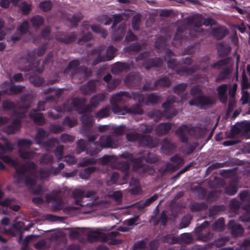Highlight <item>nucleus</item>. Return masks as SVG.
Wrapping results in <instances>:
<instances>
[{"instance_id":"1","label":"nucleus","mask_w":250,"mask_h":250,"mask_svg":"<svg viewBox=\"0 0 250 250\" xmlns=\"http://www.w3.org/2000/svg\"><path fill=\"white\" fill-rule=\"evenodd\" d=\"M2 159L6 163L12 164L15 167L16 171L15 178L17 184L24 180L27 186L32 187L34 186L37 179L35 176L36 166L34 163L28 162L21 166L18 160H12L8 156H3Z\"/></svg>"},{"instance_id":"2","label":"nucleus","mask_w":250,"mask_h":250,"mask_svg":"<svg viewBox=\"0 0 250 250\" xmlns=\"http://www.w3.org/2000/svg\"><path fill=\"white\" fill-rule=\"evenodd\" d=\"M84 191L80 189H76L73 192V195L75 204L82 207L81 212L84 214L89 213L93 210L98 209L100 208H106L109 205V203L104 201H95L91 203L84 204L85 201L83 200L86 198L94 197L95 192L89 191L84 195Z\"/></svg>"},{"instance_id":"3","label":"nucleus","mask_w":250,"mask_h":250,"mask_svg":"<svg viewBox=\"0 0 250 250\" xmlns=\"http://www.w3.org/2000/svg\"><path fill=\"white\" fill-rule=\"evenodd\" d=\"M119 234V232L117 231L108 232V229L106 228H95L89 231L87 239L90 242L108 241L109 244L116 245L121 243L120 239L115 238Z\"/></svg>"},{"instance_id":"4","label":"nucleus","mask_w":250,"mask_h":250,"mask_svg":"<svg viewBox=\"0 0 250 250\" xmlns=\"http://www.w3.org/2000/svg\"><path fill=\"white\" fill-rule=\"evenodd\" d=\"M123 158H129L132 165L133 169L138 171L139 173L145 172L148 168L147 166L142 164L143 160L149 163H153L157 162L158 158L154 154H151L145 151L143 156L140 157L134 156L128 152H125L122 154Z\"/></svg>"},{"instance_id":"5","label":"nucleus","mask_w":250,"mask_h":250,"mask_svg":"<svg viewBox=\"0 0 250 250\" xmlns=\"http://www.w3.org/2000/svg\"><path fill=\"white\" fill-rule=\"evenodd\" d=\"M191 95L195 98L189 102L190 105H196L201 108L211 105L214 103V99L201 95V90L198 86H195L191 89Z\"/></svg>"},{"instance_id":"6","label":"nucleus","mask_w":250,"mask_h":250,"mask_svg":"<svg viewBox=\"0 0 250 250\" xmlns=\"http://www.w3.org/2000/svg\"><path fill=\"white\" fill-rule=\"evenodd\" d=\"M117 142L113 141L109 136H102L100 137L99 142H94L90 144L93 150H90L89 153L94 155L99 152L103 148H115L118 146Z\"/></svg>"},{"instance_id":"7","label":"nucleus","mask_w":250,"mask_h":250,"mask_svg":"<svg viewBox=\"0 0 250 250\" xmlns=\"http://www.w3.org/2000/svg\"><path fill=\"white\" fill-rule=\"evenodd\" d=\"M33 142L27 139H21L18 142L20 156L22 159H31L37 157V154L29 149Z\"/></svg>"},{"instance_id":"8","label":"nucleus","mask_w":250,"mask_h":250,"mask_svg":"<svg viewBox=\"0 0 250 250\" xmlns=\"http://www.w3.org/2000/svg\"><path fill=\"white\" fill-rule=\"evenodd\" d=\"M104 46H100L93 52V54L97 56L93 62V65H96L100 62L110 61L115 57V53L117 49L113 46H109L106 52V54L103 55V51L104 48Z\"/></svg>"},{"instance_id":"9","label":"nucleus","mask_w":250,"mask_h":250,"mask_svg":"<svg viewBox=\"0 0 250 250\" xmlns=\"http://www.w3.org/2000/svg\"><path fill=\"white\" fill-rule=\"evenodd\" d=\"M128 141L133 142L138 140L142 146H148L149 147H154L158 144V140L152 139L149 136H140L136 133H128L126 135Z\"/></svg>"},{"instance_id":"10","label":"nucleus","mask_w":250,"mask_h":250,"mask_svg":"<svg viewBox=\"0 0 250 250\" xmlns=\"http://www.w3.org/2000/svg\"><path fill=\"white\" fill-rule=\"evenodd\" d=\"M198 130L197 127H192L187 125L181 126L175 132L179 136L181 141L183 143L188 142L187 135H195L196 132Z\"/></svg>"},{"instance_id":"11","label":"nucleus","mask_w":250,"mask_h":250,"mask_svg":"<svg viewBox=\"0 0 250 250\" xmlns=\"http://www.w3.org/2000/svg\"><path fill=\"white\" fill-rule=\"evenodd\" d=\"M32 96L30 95H27L21 98V101L23 104V107L20 108L19 111H15L14 116L17 118H22L24 117L25 113L26 112L27 109L30 106L31 103V99Z\"/></svg>"},{"instance_id":"12","label":"nucleus","mask_w":250,"mask_h":250,"mask_svg":"<svg viewBox=\"0 0 250 250\" xmlns=\"http://www.w3.org/2000/svg\"><path fill=\"white\" fill-rule=\"evenodd\" d=\"M85 102L84 99L75 98L69 100L64 104L63 110L70 111L73 109L79 110Z\"/></svg>"},{"instance_id":"13","label":"nucleus","mask_w":250,"mask_h":250,"mask_svg":"<svg viewBox=\"0 0 250 250\" xmlns=\"http://www.w3.org/2000/svg\"><path fill=\"white\" fill-rule=\"evenodd\" d=\"M112 105V110L115 114L125 115L126 113H130L133 114H142L143 113V110L139 106L132 108L125 107L124 109H121L116 104Z\"/></svg>"},{"instance_id":"14","label":"nucleus","mask_w":250,"mask_h":250,"mask_svg":"<svg viewBox=\"0 0 250 250\" xmlns=\"http://www.w3.org/2000/svg\"><path fill=\"white\" fill-rule=\"evenodd\" d=\"M192 21L194 25L190 29V33L192 36L197 37L202 32L201 23L202 22V16L200 15H197L192 18Z\"/></svg>"},{"instance_id":"15","label":"nucleus","mask_w":250,"mask_h":250,"mask_svg":"<svg viewBox=\"0 0 250 250\" xmlns=\"http://www.w3.org/2000/svg\"><path fill=\"white\" fill-rule=\"evenodd\" d=\"M105 99V96L104 94H99L95 96H93L90 100V104L89 106H87L84 110L81 112L79 111L80 113H83L86 112H90L92 107H97L100 103L103 101Z\"/></svg>"},{"instance_id":"16","label":"nucleus","mask_w":250,"mask_h":250,"mask_svg":"<svg viewBox=\"0 0 250 250\" xmlns=\"http://www.w3.org/2000/svg\"><path fill=\"white\" fill-rule=\"evenodd\" d=\"M228 227L231 231L232 235L234 237L241 235L244 232V229L240 225L234 221H230L228 224Z\"/></svg>"},{"instance_id":"17","label":"nucleus","mask_w":250,"mask_h":250,"mask_svg":"<svg viewBox=\"0 0 250 250\" xmlns=\"http://www.w3.org/2000/svg\"><path fill=\"white\" fill-rule=\"evenodd\" d=\"M175 148V145L172 143L170 140L166 138L163 141L161 149L164 153L169 154L174 151Z\"/></svg>"},{"instance_id":"18","label":"nucleus","mask_w":250,"mask_h":250,"mask_svg":"<svg viewBox=\"0 0 250 250\" xmlns=\"http://www.w3.org/2000/svg\"><path fill=\"white\" fill-rule=\"evenodd\" d=\"M170 81L167 78H164L159 80L153 86H148L147 84H145L143 86V88L146 90H152L155 89V87L157 85H160L162 87L168 86L170 84Z\"/></svg>"},{"instance_id":"19","label":"nucleus","mask_w":250,"mask_h":250,"mask_svg":"<svg viewBox=\"0 0 250 250\" xmlns=\"http://www.w3.org/2000/svg\"><path fill=\"white\" fill-rule=\"evenodd\" d=\"M171 128V124L161 123L155 129V132L158 135L167 134Z\"/></svg>"},{"instance_id":"20","label":"nucleus","mask_w":250,"mask_h":250,"mask_svg":"<svg viewBox=\"0 0 250 250\" xmlns=\"http://www.w3.org/2000/svg\"><path fill=\"white\" fill-rule=\"evenodd\" d=\"M30 117L34 123L38 125H42L45 122L42 114L37 110H33L30 114Z\"/></svg>"},{"instance_id":"21","label":"nucleus","mask_w":250,"mask_h":250,"mask_svg":"<svg viewBox=\"0 0 250 250\" xmlns=\"http://www.w3.org/2000/svg\"><path fill=\"white\" fill-rule=\"evenodd\" d=\"M158 198V196L156 194L153 195L150 198L147 199L145 200H142L137 203L135 206L138 209H142L148 206L153 202L155 201Z\"/></svg>"},{"instance_id":"22","label":"nucleus","mask_w":250,"mask_h":250,"mask_svg":"<svg viewBox=\"0 0 250 250\" xmlns=\"http://www.w3.org/2000/svg\"><path fill=\"white\" fill-rule=\"evenodd\" d=\"M21 127V123L19 120H15L11 125L4 128V131L8 134L15 133Z\"/></svg>"},{"instance_id":"23","label":"nucleus","mask_w":250,"mask_h":250,"mask_svg":"<svg viewBox=\"0 0 250 250\" xmlns=\"http://www.w3.org/2000/svg\"><path fill=\"white\" fill-rule=\"evenodd\" d=\"M228 86L227 84H222L217 88L218 95L220 101L223 103H226L227 100L226 92Z\"/></svg>"},{"instance_id":"24","label":"nucleus","mask_w":250,"mask_h":250,"mask_svg":"<svg viewBox=\"0 0 250 250\" xmlns=\"http://www.w3.org/2000/svg\"><path fill=\"white\" fill-rule=\"evenodd\" d=\"M96 88L95 82H89L85 85H83L81 87V90L83 94H89L93 92Z\"/></svg>"},{"instance_id":"25","label":"nucleus","mask_w":250,"mask_h":250,"mask_svg":"<svg viewBox=\"0 0 250 250\" xmlns=\"http://www.w3.org/2000/svg\"><path fill=\"white\" fill-rule=\"evenodd\" d=\"M212 33L214 38L220 40L226 35L227 30L224 28L220 27L213 29Z\"/></svg>"},{"instance_id":"26","label":"nucleus","mask_w":250,"mask_h":250,"mask_svg":"<svg viewBox=\"0 0 250 250\" xmlns=\"http://www.w3.org/2000/svg\"><path fill=\"white\" fill-rule=\"evenodd\" d=\"M240 129V131L243 133V135L247 138H250V136L248 135L249 132H250V122H243L239 125Z\"/></svg>"},{"instance_id":"27","label":"nucleus","mask_w":250,"mask_h":250,"mask_svg":"<svg viewBox=\"0 0 250 250\" xmlns=\"http://www.w3.org/2000/svg\"><path fill=\"white\" fill-rule=\"evenodd\" d=\"M79 65V62L77 60H74L69 62L67 68L64 70L65 74L70 73L71 75L74 74L77 67Z\"/></svg>"},{"instance_id":"28","label":"nucleus","mask_w":250,"mask_h":250,"mask_svg":"<svg viewBox=\"0 0 250 250\" xmlns=\"http://www.w3.org/2000/svg\"><path fill=\"white\" fill-rule=\"evenodd\" d=\"M217 48L220 55L228 54L231 50L229 45L224 43L218 44Z\"/></svg>"},{"instance_id":"29","label":"nucleus","mask_w":250,"mask_h":250,"mask_svg":"<svg viewBox=\"0 0 250 250\" xmlns=\"http://www.w3.org/2000/svg\"><path fill=\"white\" fill-rule=\"evenodd\" d=\"M128 68L127 65L124 62H116L112 68L113 73H117L118 72L124 70Z\"/></svg>"},{"instance_id":"30","label":"nucleus","mask_w":250,"mask_h":250,"mask_svg":"<svg viewBox=\"0 0 250 250\" xmlns=\"http://www.w3.org/2000/svg\"><path fill=\"white\" fill-rule=\"evenodd\" d=\"M127 93L126 92H121L112 96L110 102L112 104H115L116 103L120 102L122 100L123 96H127Z\"/></svg>"},{"instance_id":"31","label":"nucleus","mask_w":250,"mask_h":250,"mask_svg":"<svg viewBox=\"0 0 250 250\" xmlns=\"http://www.w3.org/2000/svg\"><path fill=\"white\" fill-rule=\"evenodd\" d=\"M224 219L222 218L218 219L213 225L212 229L216 231H222L224 229Z\"/></svg>"},{"instance_id":"32","label":"nucleus","mask_w":250,"mask_h":250,"mask_svg":"<svg viewBox=\"0 0 250 250\" xmlns=\"http://www.w3.org/2000/svg\"><path fill=\"white\" fill-rule=\"evenodd\" d=\"M25 86L21 85H13L10 87L9 91L5 90L3 91L4 93L8 94H19L21 92Z\"/></svg>"},{"instance_id":"33","label":"nucleus","mask_w":250,"mask_h":250,"mask_svg":"<svg viewBox=\"0 0 250 250\" xmlns=\"http://www.w3.org/2000/svg\"><path fill=\"white\" fill-rule=\"evenodd\" d=\"M110 110L109 106L102 108L96 114V117L99 119L106 118L109 115Z\"/></svg>"},{"instance_id":"34","label":"nucleus","mask_w":250,"mask_h":250,"mask_svg":"<svg viewBox=\"0 0 250 250\" xmlns=\"http://www.w3.org/2000/svg\"><path fill=\"white\" fill-rule=\"evenodd\" d=\"M108 196L113 198L115 202L119 203L122 199V193L121 191H110L108 193Z\"/></svg>"},{"instance_id":"35","label":"nucleus","mask_w":250,"mask_h":250,"mask_svg":"<svg viewBox=\"0 0 250 250\" xmlns=\"http://www.w3.org/2000/svg\"><path fill=\"white\" fill-rule=\"evenodd\" d=\"M164 115L160 111L158 110H154L148 113V116L155 121H159L161 120Z\"/></svg>"},{"instance_id":"36","label":"nucleus","mask_w":250,"mask_h":250,"mask_svg":"<svg viewBox=\"0 0 250 250\" xmlns=\"http://www.w3.org/2000/svg\"><path fill=\"white\" fill-rule=\"evenodd\" d=\"M13 148V145L8 141H5L4 146L0 144V155L6 151H11Z\"/></svg>"},{"instance_id":"37","label":"nucleus","mask_w":250,"mask_h":250,"mask_svg":"<svg viewBox=\"0 0 250 250\" xmlns=\"http://www.w3.org/2000/svg\"><path fill=\"white\" fill-rule=\"evenodd\" d=\"M29 79L30 82L36 86L41 85L44 82L43 79L38 76H31Z\"/></svg>"},{"instance_id":"38","label":"nucleus","mask_w":250,"mask_h":250,"mask_svg":"<svg viewBox=\"0 0 250 250\" xmlns=\"http://www.w3.org/2000/svg\"><path fill=\"white\" fill-rule=\"evenodd\" d=\"M81 121L86 126H91L93 123V117L84 114L81 118Z\"/></svg>"},{"instance_id":"39","label":"nucleus","mask_w":250,"mask_h":250,"mask_svg":"<svg viewBox=\"0 0 250 250\" xmlns=\"http://www.w3.org/2000/svg\"><path fill=\"white\" fill-rule=\"evenodd\" d=\"M95 170L94 167H89L88 168H85L83 171H81L79 175L82 178L84 179H87L90 174L94 171Z\"/></svg>"},{"instance_id":"40","label":"nucleus","mask_w":250,"mask_h":250,"mask_svg":"<svg viewBox=\"0 0 250 250\" xmlns=\"http://www.w3.org/2000/svg\"><path fill=\"white\" fill-rule=\"evenodd\" d=\"M47 135L44 130L40 129L38 130L37 134L35 138L38 144H41L43 139Z\"/></svg>"},{"instance_id":"41","label":"nucleus","mask_w":250,"mask_h":250,"mask_svg":"<svg viewBox=\"0 0 250 250\" xmlns=\"http://www.w3.org/2000/svg\"><path fill=\"white\" fill-rule=\"evenodd\" d=\"M31 22L33 26L38 27L43 24V19L40 16H36L31 19Z\"/></svg>"},{"instance_id":"42","label":"nucleus","mask_w":250,"mask_h":250,"mask_svg":"<svg viewBox=\"0 0 250 250\" xmlns=\"http://www.w3.org/2000/svg\"><path fill=\"white\" fill-rule=\"evenodd\" d=\"M159 100L160 97L158 95L152 94L147 97L146 104L148 105L150 104H157Z\"/></svg>"},{"instance_id":"43","label":"nucleus","mask_w":250,"mask_h":250,"mask_svg":"<svg viewBox=\"0 0 250 250\" xmlns=\"http://www.w3.org/2000/svg\"><path fill=\"white\" fill-rule=\"evenodd\" d=\"M178 113L175 108H172L170 106L167 109H164V115L167 118H170L175 116Z\"/></svg>"},{"instance_id":"44","label":"nucleus","mask_w":250,"mask_h":250,"mask_svg":"<svg viewBox=\"0 0 250 250\" xmlns=\"http://www.w3.org/2000/svg\"><path fill=\"white\" fill-rule=\"evenodd\" d=\"M20 0H0V6L4 8H7L9 6L10 3L11 2L14 5H17Z\"/></svg>"},{"instance_id":"45","label":"nucleus","mask_w":250,"mask_h":250,"mask_svg":"<svg viewBox=\"0 0 250 250\" xmlns=\"http://www.w3.org/2000/svg\"><path fill=\"white\" fill-rule=\"evenodd\" d=\"M133 184H134L135 187L131 188L130 192L133 194H138L141 190L140 187L138 184V181L137 180H132L130 182V186Z\"/></svg>"},{"instance_id":"46","label":"nucleus","mask_w":250,"mask_h":250,"mask_svg":"<svg viewBox=\"0 0 250 250\" xmlns=\"http://www.w3.org/2000/svg\"><path fill=\"white\" fill-rule=\"evenodd\" d=\"M20 9L21 12L25 15H27L31 10L32 5L27 4L25 2H23L20 5Z\"/></svg>"},{"instance_id":"47","label":"nucleus","mask_w":250,"mask_h":250,"mask_svg":"<svg viewBox=\"0 0 250 250\" xmlns=\"http://www.w3.org/2000/svg\"><path fill=\"white\" fill-rule=\"evenodd\" d=\"M246 214L240 216V219L242 222H248L250 220V205L245 207Z\"/></svg>"},{"instance_id":"48","label":"nucleus","mask_w":250,"mask_h":250,"mask_svg":"<svg viewBox=\"0 0 250 250\" xmlns=\"http://www.w3.org/2000/svg\"><path fill=\"white\" fill-rule=\"evenodd\" d=\"M91 29L94 32L100 34L103 38H105L106 36L107 33L106 31L98 25H93L91 26Z\"/></svg>"},{"instance_id":"49","label":"nucleus","mask_w":250,"mask_h":250,"mask_svg":"<svg viewBox=\"0 0 250 250\" xmlns=\"http://www.w3.org/2000/svg\"><path fill=\"white\" fill-rule=\"evenodd\" d=\"M191 218L190 215H187L183 217L180 224V228L187 227L189 225Z\"/></svg>"},{"instance_id":"50","label":"nucleus","mask_w":250,"mask_h":250,"mask_svg":"<svg viewBox=\"0 0 250 250\" xmlns=\"http://www.w3.org/2000/svg\"><path fill=\"white\" fill-rule=\"evenodd\" d=\"M166 45V40L163 38L158 39L155 43V47L159 50L161 49H163Z\"/></svg>"},{"instance_id":"51","label":"nucleus","mask_w":250,"mask_h":250,"mask_svg":"<svg viewBox=\"0 0 250 250\" xmlns=\"http://www.w3.org/2000/svg\"><path fill=\"white\" fill-rule=\"evenodd\" d=\"M27 63L28 64L26 65L25 67H21V69L23 71H29L33 69V68H31L30 66H29L30 62H29V60H28L25 58H21L19 62L20 65H22V63Z\"/></svg>"},{"instance_id":"52","label":"nucleus","mask_w":250,"mask_h":250,"mask_svg":"<svg viewBox=\"0 0 250 250\" xmlns=\"http://www.w3.org/2000/svg\"><path fill=\"white\" fill-rule=\"evenodd\" d=\"M53 162V156L50 154H45L42 156L40 163L44 164H51Z\"/></svg>"},{"instance_id":"53","label":"nucleus","mask_w":250,"mask_h":250,"mask_svg":"<svg viewBox=\"0 0 250 250\" xmlns=\"http://www.w3.org/2000/svg\"><path fill=\"white\" fill-rule=\"evenodd\" d=\"M52 4L49 1H44L40 3V8L43 11H47L51 9Z\"/></svg>"},{"instance_id":"54","label":"nucleus","mask_w":250,"mask_h":250,"mask_svg":"<svg viewBox=\"0 0 250 250\" xmlns=\"http://www.w3.org/2000/svg\"><path fill=\"white\" fill-rule=\"evenodd\" d=\"M141 17L139 15H135L133 17L132 21V27L134 30H138L139 24L140 22Z\"/></svg>"},{"instance_id":"55","label":"nucleus","mask_w":250,"mask_h":250,"mask_svg":"<svg viewBox=\"0 0 250 250\" xmlns=\"http://www.w3.org/2000/svg\"><path fill=\"white\" fill-rule=\"evenodd\" d=\"M119 178V174L117 172H113L110 180L107 181V185L110 186L113 184H117V180Z\"/></svg>"},{"instance_id":"56","label":"nucleus","mask_w":250,"mask_h":250,"mask_svg":"<svg viewBox=\"0 0 250 250\" xmlns=\"http://www.w3.org/2000/svg\"><path fill=\"white\" fill-rule=\"evenodd\" d=\"M58 143V140L56 139H52L47 142H46L44 145L43 147L47 150H49L52 148L55 144Z\"/></svg>"},{"instance_id":"57","label":"nucleus","mask_w":250,"mask_h":250,"mask_svg":"<svg viewBox=\"0 0 250 250\" xmlns=\"http://www.w3.org/2000/svg\"><path fill=\"white\" fill-rule=\"evenodd\" d=\"M187 84L186 83H181L176 85L174 88V92L179 94L183 92L187 88Z\"/></svg>"},{"instance_id":"58","label":"nucleus","mask_w":250,"mask_h":250,"mask_svg":"<svg viewBox=\"0 0 250 250\" xmlns=\"http://www.w3.org/2000/svg\"><path fill=\"white\" fill-rule=\"evenodd\" d=\"M86 147V143L83 140L81 139L78 142L77 144V151L79 153L80 152L83 151L85 149Z\"/></svg>"},{"instance_id":"59","label":"nucleus","mask_w":250,"mask_h":250,"mask_svg":"<svg viewBox=\"0 0 250 250\" xmlns=\"http://www.w3.org/2000/svg\"><path fill=\"white\" fill-rule=\"evenodd\" d=\"M174 102H175L174 96H172L169 97L167 99L166 102L162 104V106L164 109L168 108L171 106V104H172Z\"/></svg>"},{"instance_id":"60","label":"nucleus","mask_w":250,"mask_h":250,"mask_svg":"<svg viewBox=\"0 0 250 250\" xmlns=\"http://www.w3.org/2000/svg\"><path fill=\"white\" fill-rule=\"evenodd\" d=\"M74 136L66 134H62L61 136V140L63 143L72 142L74 141Z\"/></svg>"},{"instance_id":"61","label":"nucleus","mask_w":250,"mask_h":250,"mask_svg":"<svg viewBox=\"0 0 250 250\" xmlns=\"http://www.w3.org/2000/svg\"><path fill=\"white\" fill-rule=\"evenodd\" d=\"M63 114L62 111H58L56 109H54V112H50L48 113V116L50 118L56 119L59 118L60 116H62Z\"/></svg>"},{"instance_id":"62","label":"nucleus","mask_w":250,"mask_h":250,"mask_svg":"<svg viewBox=\"0 0 250 250\" xmlns=\"http://www.w3.org/2000/svg\"><path fill=\"white\" fill-rule=\"evenodd\" d=\"M77 121L75 119H70L69 117L65 118L63 123L64 125L69 127H72L76 124Z\"/></svg>"},{"instance_id":"63","label":"nucleus","mask_w":250,"mask_h":250,"mask_svg":"<svg viewBox=\"0 0 250 250\" xmlns=\"http://www.w3.org/2000/svg\"><path fill=\"white\" fill-rule=\"evenodd\" d=\"M229 71L228 70H225L222 72L216 79L217 82H221L224 79H226L229 75Z\"/></svg>"},{"instance_id":"64","label":"nucleus","mask_w":250,"mask_h":250,"mask_svg":"<svg viewBox=\"0 0 250 250\" xmlns=\"http://www.w3.org/2000/svg\"><path fill=\"white\" fill-rule=\"evenodd\" d=\"M226 192L229 195H233L237 192V187L234 184H230L226 189Z\"/></svg>"}]
</instances>
